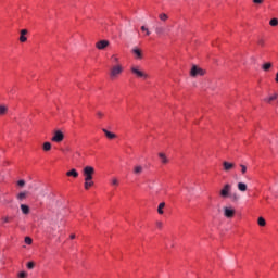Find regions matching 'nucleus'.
<instances>
[{
    "mask_svg": "<svg viewBox=\"0 0 278 278\" xmlns=\"http://www.w3.org/2000/svg\"><path fill=\"white\" fill-rule=\"evenodd\" d=\"M190 75L192 77H203V75H205V71L197 65H193L190 71Z\"/></svg>",
    "mask_w": 278,
    "mask_h": 278,
    "instance_id": "4",
    "label": "nucleus"
},
{
    "mask_svg": "<svg viewBox=\"0 0 278 278\" xmlns=\"http://www.w3.org/2000/svg\"><path fill=\"white\" fill-rule=\"evenodd\" d=\"M130 71H131V74L136 75V77L138 78L149 79V74L142 72L138 66H132Z\"/></svg>",
    "mask_w": 278,
    "mask_h": 278,
    "instance_id": "2",
    "label": "nucleus"
},
{
    "mask_svg": "<svg viewBox=\"0 0 278 278\" xmlns=\"http://www.w3.org/2000/svg\"><path fill=\"white\" fill-rule=\"evenodd\" d=\"M111 60H113V63H114L115 65H116V64H121L118 56H116L115 54H113V55L111 56Z\"/></svg>",
    "mask_w": 278,
    "mask_h": 278,
    "instance_id": "30",
    "label": "nucleus"
},
{
    "mask_svg": "<svg viewBox=\"0 0 278 278\" xmlns=\"http://www.w3.org/2000/svg\"><path fill=\"white\" fill-rule=\"evenodd\" d=\"M257 224L260 227H266V219H264V217H258Z\"/></svg>",
    "mask_w": 278,
    "mask_h": 278,
    "instance_id": "25",
    "label": "nucleus"
},
{
    "mask_svg": "<svg viewBox=\"0 0 278 278\" xmlns=\"http://www.w3.org/2000/svg\"><path fill=\"white\" fill-rule=\"evenodd\" d=\"M43 151H51V142L43 143Z\"/></svg>",
    "mask_w": 278,
    "mask_h": 278,
    "instance_id": "27",
    "label": "nucleus"
},
{
    "mask_svg": "<svg viewBox=\"0 0 278 278\" xmlns=\"http://www.w3.org/2000/svg\"><path fill=\"white\" fill-rule=\"evenodd\" d=\"M224 216L226 218H233V216H236V210L231 207H224Z\"/></svg>",
    "mask_w": 278,
    "mask_h": 278,
    "instance_id": "7",
    "label": "nucleus"
},
{
    "mask_svg": "<svg viewBox=\"0 0 278 278\" xmlns=\"http://www.w3.org/2000/svg\"><path fill=\"white\" fill-rule=\"evenodd\" d=\"M258 45H260L261 47H264V39H260V40H258Z\"/></svg>",
    "mask_w": 278,
    "mask_h": 278,
    "instance_id": "42",
    "label": "nucleus"
},
{
    "mask_svg": "<svg viewBox=\"0 0 278 278\" xmlns=\"http://www.w3.org/2000/svg\"><path fill=\"white\" fill-rule=\"evenodd\" d=\"M231 192V185H229V184H226L224 187H223V189L220 190V197L223 198V199H227V198H229L230 197V193Z\"/></svg>",
    "mask_w": 278,
    "mask_h": 278,
    "instance_id": "5",
    "label": "nucleus"
},
{
    "mask_svg": "<svg viewBox=\"0 0 278 278\" xmlns=\"http://www.w3.org/2000/svg\"><path fill=\"white\" fill-rule=\"evenodd\" d=\"M275 81H276V84H278V72L276 73Z\"/></svg>",
    "mask_w": 278,
    "mask_h": 278,
    "instance_id": "43",
    "label": "nucleus"
},
{
    "mask_svg": "<svg viewBox=\"0 0 278 278\" xmlns=\"http://www.w3.org/2000/svg\"><path fill=\"white\" fill-rule=\"evenodd\" d=\"M270 68H273V63H270V62L264 63L262 65V70L265 71V72L270 71Z\"/></svg>",
    "mask_w": 278,
    "mask_h": 278,
    "instance_id": "19",
    "label": "nucleus"
},
{
    "mask_svg": "<svg viewBox=\"0 0 278 278\" xmlns=\"http://www.w3.org/2000/svg\"><path fill=\"white\" fill-rule=\"evenodd\" d=\"M240 168H241V175H247V167L245 165H240Z\"/></svg>",
    "mask_w": 278,
    "mask_h": 278,
    "instance_id": "31",
    "label": "nucleus"
},
{
    "mask_svg": "<svg viewBox=\"0 0 278 278\" xmlns=\"http://www.w3.org/2000/svg\"><path fill=\"white\" fill-rule=\"evenodd\" d=\"M253 3H255L256 5H262V3H264V0H253Z\"/></svg>",
    "mask_w": 278,
    "mask_h": 278,
    "instance_id": "35",
    "label": "nucleus"
},
{
    "mask_svg": "<svg viewBox=\"0 0 278 278\" xmlns=\"http://www.w3.org/2000/svg\"><path fill=\"white\" fill-rule=\"evenodd\" d=\"M24 199H27V192L23 191L20 194H17L18 201H24Z\"/></svg>",
    "mask_w": 278,
    "mask_h": 278,
    "instance_id": "23",
    "label": "nucleus"
},
{
    "mask_svg": "<svg viewBox=\"0 0 278 278\" xmlns=\"http://www.w3.org/2000/svg\"><path fill=\"white\" fill-rule=\"evenodd\" d=\"M66 176L74 177V179H77V177H79V173L77 172V169L73 168L66 173Z\"/></svg>",
    "mask_w": 278,
    "mask_h": 278,
    "instance_id": "12",
    "label": "nucleus"
},
{
    "mask_svg": "<svg viewBox=\"0 0 278 278\" xmlns=\"http://www.w3.org/2000/svg\"><path fill=\"white\" fill-rule=\"evenodd\" d=\"M223 166H224L225 173H229V170H233V168H236V163L224 161Z\"/></svg>",
    "mask_w": 278,
    "mask_h": 278,
    "instance_id": "8",
    "label": "nucleus"
},
{
    "mask_svg": "<svg viewBox=\"0 0 278 278\" xmlns=\"http://www.w3.org/2000/svg\"><path fill=\"white\" fill-rule=\"evenodd\" d=\"M111 184L112 186H118L119 184L118 178H112Z\"/></svg>",
    "mask_w": 278,
    "mask_h": 278,
    "instance_id": "32",
    "label": "nucleus"
},
{
    "mask_svg": "<svg viewBox=\"0 0 278 278\" xmlns=\"http://www.w3.org/2000/svg\"><path fill=\"white\" fill-rule=\"evenodd\" d=\"M165 29L162 26H159L155 28V34H157V36H162L164 34Z\"/></svg>",
    "mask_w": 278,
    "mask_h": 278,
    "instance_id": "24",
    "label": "nucleus"
},
{
    "mask_svg": "<svg viewBox=\"0 0 278 278\" xmlns=\"http://www.w3.org/2000/svg\"><path fill=\"white\" fill-rule=\"evenodd\" d=\"M21 211L23 214H29V206L26 204H21Z\"/></svg>",
    "mask_w": 278,
    "mask_h": 278,
    "instance_id": "21",
    "label": "nucleus"
},
{
    "mask_svg": "<svg viewBox=\"0 0 278 278\" xmlns=\"http://www.w3.org/2000/svg\"><path fill=\"white\" fill-rule=\"evenodd\" d=\"M34 266H35L34 262H29L27 264V268H29V270H31V268H34Z\"/></svg>",
    "mask_w": 278,
    "mask_h": 278,
    "instance_id": "39",
    "label": "nucleus"
},
{
    "mask_svg": "<svg viewBox=\"0 0 278 278\" xmlns=\"http://www.w3.org/2000/svg\"><path fill=\"white\" fill-rule=\"evenodd\" d=\"M164 207H166V203L162 202L159 204V207H157L159 214H164Z\"/></svg>",
    "mask_w": 278,
    "mask_h": 278,
    "instance_id": "22",
    "label": "nucleus"
},
{
    "mask_svg": "<svg viewBox=\"0 0 278 278\" xmlns=\"http://www.w3.org/2000/svg\"><path fill=\"white\" fill-rule=\"evenodd\" d=\"M132 173L134 175H136L137 177H140V175L142 173H144V167L142 165H135L132 168Z\"/></svg>",
    "mask_w": 278,
    "mask_h": 278,
    "instance_id": "10",
    "label": "nucleus"
},
{
    "mask_svg": "<svg viewBox=\"0 0 278 278\" xmlns=\"http://www.w3.org/2000/svg\"><path fill=\"white\" fill-rule=\"evenodd\" d=\"M269 25H271V27H277L278 20L277 18H271L270 22H269Z\"/></svg>",
    "mask_w": 278,
    "mask_h": 278,
    "instance_id": "29",
    "label": "nucleus"
},
{
    "mask_svg": "<svg viewBox=\"0 0 278 278\" xmlns=\"http://www.w3.org/2000/svg\"><path fill=\"white\" fill-rule=\"evenodd\" d=\"M71 240H75V235L70 236Z\"/></svg>",
    "mask_w": 278,
    "mask_h": 278,
    "instance_id": "44",
    "label": "nucleus"
},
{
    "mask_svg": "<svg viewBox=\"0 0 278 278\" xmlns=\"http://www.w3.org/2000/svg\"><path fill=\"white\" fill-rule=\"evenodd\" d=\"M160 21L166 22V20L168 18V15L166 13H162L159 15Z\"/></svg>",
    "mask_w": 278,
    "mask_h": 278,
    "instance_id": "28",
    "label": "nucleus"
},
{
    "mask_svg": "<svg viewBox=\"0 0 278 278\" xmlns=\"http://www.w3.org/2000/svg\"><path fill=\"white\" fill-rule=\"evenodd\" d=\"M17 186H20L21 188H23V186H25V180H18V181H17Z\"/></svg>",
    "mask_w": 278,
    "mask_h": 278,
    "instance_id": "37",
    "label": "nucleus"
},
{
    "mask_svg": "<svg viewBox=\"0 0 278 278\" xmlns=\"http://www.w3.org/2000/svg\"><path fill=\"white\" fill-rule=\"evenodd\" d=\"M277 99H278V94L275 93L268 98H265L264 101H265V103H270L271 101H277Z\"/></svg>",
    "mask_w": 278,
    "mask_h": 278,
    "instance_id": "17",
    "label": "nucleus"
},
{
    "mask_svg": "<svg viewBox=\"0 0 278 278\" xmlns=\"http://www.w3.org/2000/svg\"><path fill=\"white\" fill-rule=\"evenodd\" d=\"M237 188L240 192H247V184L238 182Z\"/></svg>",
    "mask_w": 278,
    "mask_h": 278,
    "instance_id": "18",
    "label": "nucleus"
},
{
    "mask_svg": "<svg viewBox=\"0 0 278 278\" xmlns=\"http://www.w3.org/2000/svg\"><path fill=\"white\" fill-rule=\"evenodd\" d=\"M229 198L232 199L233 201H238V199H240V197L236 193L230 194Z\"/></svg>",
    "mask_w": 278,
    "mask_h": 278,
    "instance_id": "33",
    "label": "nucleus"
},
{
    "mask_svg": "<svg viewBox=\"0 0 278 278\" xmlns=\"http://www.w3.org/2000/svg\"><path fill=\"white\" fill-rule=\"evenodd\" d=\"M123 74V65L122 64H116L113 67H111L110 71V77L111 79H118V76Z\"/></svg>",
    "mask_w": 278,
    "mask_h": 278,
    "instance_id": "1",
    "label": "nucleus"
},
{
    "mask_svg": "<svg viewBox=\"0 0 278 278\" xmlns=\"http://www.w3.org/2000/svg\"><path fill=\"white\" fill-rule=\"evenodd\" d=\"M132 53L138 58V60H142V51H140V49L134 48Z\"/></svg>",
    "mask_w": 278,
    "mask_h": 278,
    "instance_id": "16",
    "label": "nucleus"
},
{
    "mask_svg": "<svg viewBox=\"0 0 278 278\" xmlns=\"http://www.w3.org/2000/svg\"><path fill=\"white\" fill-rule=\"evenodd\" d=\"M31 242H33L31 238H29V237L25 238V243L26 244H31Z\"/></svg>",
    "mask_w": 278,
    "mask_h": 278,
    "instance_id": "36",
    "label": "nucleus"
},
{
    "mask_svg": "<svg viewBox=\"0 0 278 278\" xmlns=\"http://www.w3.org/2000/svg\"><path fill=\"white\" fill-rule=\"evenodd\" d=\"M96 47L100 50L103 51L106 47H110V41L109 40H100L96 43Z\"/></svg>",
    "mask_w": 278,
    "mask_h": 278,
    "instance_id": "9",
    "label": "nucleus"
},
{
    "mask_svg": "<svg viewBox=\"0 0 278 278\" xmlns=\"http://www.w3.org/2000/svg\"><path fill=\"white\" fill-rule=\"evenodd\" d=\"M27 29H22L21 30V36H20V42H27Z\"/></svg>",
    "mask_w": 278,
    "mask_h": 278,
    "instance_id": "13",
    "label": "nucleus"
},
{
    "mask_svg": "<svg viewBox=\"0 0 278 278\" xmlns=\"http://www.w3.org/2000/svg\"><path fill=\"white\" fill-rule=\"evenodd\" d=\"M156 227L159 229H162V227H164V224L162 222H156Z\"/></svg>",
    "mask_w": 278,
    "mask_h": 278,
    "instance_id": "38",
    "label": "nucleus"
},
{
    "mask_svg": "<svg viewBox=\"0 0 278 278\" xmlns=\"http://www.w3.org/2000/svg\"><path fill=\"white\" fill-rule=\"evenodd\" d=\"M97 116H98V118H103V113L102 112H98Z\"/></svg>",
    "mask_w": 278,
    "mask_h": 278,
    "instance_id": "41",
    "label": "nucleus"
},
{
    "mask_svg": "<svg viewBox=\"0 0 278 278\" xmlns=\"http://www.w3.org/2000/svg\"><path fill=\"white\" fill-rule=\"evenodd\" d=\"M8 114V106L0 104V116H5Z\"/></svg>",
    "mask_w": 278,
    "mask_h": 278,
    "instance_id": "20",
    "label": "nucleus"
},
{
    "mask_svg": "<svg viewBox=\"0 0 278 278\" xmlns=\"http://www.w3.org/2000/svg\"><path fill=\"white\" fill-rule=\"evenodd\" d=\"M141 31L146 34V36H151V30L147 26H141Z\"/></svg>",
    "mask_w": 278,
    "mask_h": 278,
    "instance_id": "26",
    "label": "nucleus"
},
{
    "mask_svg": "<svg viewBox=\"0 0 278 278\" xmlns=\"http://www.w3.org/2000/svg\"><path fill=\"white\" fill-rule=\"evenodd\" d=\"M18 277H20V278H27V273L21 271V273L18 274Z\"/></svg>",
    "mask_w": 278,
    "mask_h": 278,
    "instance_id": "34",
    "label": "nucleus"
},
{
    "mask_svg": "<svg viewBox=\"0 0 278 278\" xmlns=\"http://www.w3.org/2000/svg\"><path fill=\"white\" fill-rule=\"evenodd\" d=\"M102 131L109 140H114V138H116V134L111 132L110 130H108L105 128H103Z\"/></svg>",
    "mask_w": 278,
    "mask_h": 278,
    "instance_id": "11",
    "label": "nucleus"
},
{
    "mask_svg": "<svg viewBox=\"0 0 278 278\" xmlns=\"http://www.w3.org/2000/svg\"><path fill=\"white\" fill-rule=\"evenodd\" d=\"M92 186H94V181H92V180H85V184H84L85 190H90V188H92Z\"/></svg>",
    "mask_w": 278,
    "mask_h": 278,
    "instance_id": "15",
    "label": "nucleus"
},
{
    "mask_svg": "<svg viewBox=\"0 0 278 278\" xmlns=\"http://www.w3.org/2000/svg\"><path fill=\"white\" fill-rule=\"evenodd\" d=\"M83 175L85 177V181H90L92 180V176L94 175V167L92 166H86L83 169Z\"/></svg>",
    "mask_w": 278,
    "mask_h": 278,
    "instance_id": "3",
    "label": "nucleus"
},
{
    "mask_svg": "<svg viewBox=\"0 0 278 278\" xmlns=\"http://www.w3.org/2000/svg\"><path fill=\"white\" fill-rule=\"evenodd\" d=\"M64 140V132L56 130L52 137V142H62Z\"/></svg>",
    "mask_w": 278,
    "mask_h": 278,
    "instance_id": "6",
    "label": "nucleus"
},
{
    "mask_svg": "<svg viewBox=\"0 0 278 278\" xmlns=\"http://www.w3.org/2000/svg\"><path fill=\"white\" fill-rule=\"evenodd\" d=\"M159 157L162 164H168V156L164 152L159 153Z\"/></svg>",
    "mask_w": 278,
    "mask_h": 278,
    "instance_id": "14",
    "label": "nucleus"
},
{
    "mask_svg": "<svg viewBox=\"0 0 278 278\" xmlns=\"http://www.w3.org/2000/svg\"><path fill=\"white\" fill-rule=\"evenodd\" d=\"M2 220L3 223H10V217L9 216L2 217Z\"/></svg>",
    "mask_w": 278,
    "mask_h": 278,
    "instance_id": "40",
    "label": "nucleus"
}]
</instances>
